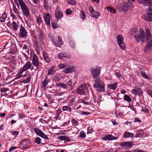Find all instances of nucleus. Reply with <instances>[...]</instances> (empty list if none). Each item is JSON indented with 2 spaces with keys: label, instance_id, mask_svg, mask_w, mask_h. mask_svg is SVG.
<instances>
[{
  "label": "nucleus",
  "instance_id": "obj_62",
  "mask_svg": "<svg viewBox=\"0 0 152 152\" xmlns=\"http://www.w3.org/2000/svg\"><path fill=\"white\" fill-rule=\"evenodd\" d=\"M147 93L152 98V91L151 90H148L147 91Z\"/></svg>",
  "mask_w": 152,
  "mask_h": 152
},
{
  "label": "nucleus",
  "instance_id": "obj_15",
  "mask_svg": "<svg viewBox=\"0 0 152 152\" xmlns=\"http://www.w3.org/2000/svg\"><path fill=\"white\" fill-rule=\"evenodd\" d=\"M32 64L35 66L38 67L39 65L38 58L35 54H34L32 60Z\"/></svg>",
  "mask_w": 152,
  "mask_h": 152
},
{
  "label": "nucleus",
  "instance_id": "obj_40",
  "mask_svg": "<svg viewBox=\"0 0 152 152\" xmlns=\"http://www.w3.org/2000/svg\"><path fill=\"white\" fill-rule=\"evenodd\" d=\"M44 7L46 10H49L50 9V7L48 6L46 1L45 0L44 1Z\"/></svg>",
  "mask_w": 152,
  "mask_h": 152
},
{
  "label": "nucleus",
  "instance_id": "obj_26",
  "mask_svg": "<svg viewBox=\"0 0 152 152\" xmlns=\"http://www.w3.org/2000/svg\"><path fill=\"white\" fill-rule=\"evenodd\" d=\"M74 67H71L66 69L64 70L63 72L65 73H69L72 72L73 71Z\"/></svg>",
  "mask_w": 152,
  "mask_h": 152
},
{
  "label": "nucleus",
  "instance_id": "obj_4",
  "mask_svg": "<svg viewBox=\"0 0 152 152\" xmlns=\"http://www.w3.org/2000/svg\"><path fill=\"white\" fill-rule=\"evenodd\" d=\"M56 88L60 87L61 88L66 89L68 87H71L72 86V81L69 80L66 83L60 82L58 83H56Z\"/></svg>",
  "mask_w": 152,
  "mask_h": 152
},
{
  "label": "nucleus",
  "instance_id": "obj_2",
  "mask_svg": "<svg viewBox=\"0 0 152 152\" xmlns=\"http://www.w3.org/2000/svg\"><path fill=\"white\" fill-rule=\"evenodd\" d=\"M18 1L23 14L25 17H29L30 15V12L28 6L23 0H18Z\"/></svg>",
  "mask_w": 152,
  "mask_h": 152
},
{
  "label": "nucleus",
  "instance_id": "obj_58",
  "mask_svg": "<svg viewBox=\"0 0 152 152\" xmlns=\"http://www.w3.org/2000/svg\"><path fill=\"white\" fill-rule=\"evenodd\" d=\"M89 11L91 14L94 12V9L92 6H90L89 8Z\"/></svg>",
  "mask_w": 152,
  "mask_h": 152
},
{
  "label": "nucleus",
  "instance_id": "obj_30",
  "mask_svg": "<svg viewBox=\"0 0 152 152\" xmlns=\"http://www.w3.org/2000/svg\"><path fill=\"white\" fill-rule=\"evenodd\" d=\"M58 58L59 59H61L63 58H69V56L66 55L65 53H60L58 55Z\"/></svg>",
  "mask_w": 152,
  "mask_h": 152
},
{
  "label": "nucleus",
  "instance_id": "obj_48",
  "mask_svg": "<svg viewBox=\"0 0 152 152\" xmlns=\"http://www.w3.org/2000/svg\"><path fill=\"white\" fill-rule=\"evenodd\" d=\"M53 80L55 81L59 82L61 80V79L58 76H55L53 77Z\"/></svg>",
  "mask_w": 152,
  "mask_h": 152
},
{
  "label": "nucleus",
  "instance_id": "obj_60",
  "mask_svg": "<svg viewBox=\"0 0 152 152\" xmlns=\"http://www.w3.org/2000/svg\"><path fill=\"white\" fill-rule=\"evenodd\" d=\"M115 76L119 79H120V77H121V74L119 72H115Z\"/></svg>",
  "mask_w": 152,
  "mask_h": 152
},
{
  "label": "nucleus",
  "instance_id": "obj_23",
  "mask_svg": "<svg viewBox=\"0 0 152 152\" xmlns=\"http://www.w3.org/2000/svg\"><path fill=\"white\" fill-rule=\"evenodd\" d=\"M127 7L129 10H132L134 7L133 2L130 0L127 1Z\"/></svg>",
  "mask_w": 152,
  "mask_h": 152
},
{
  "label": "nucleus",
  "instance_id": "obj_45",
  "mask_svg": "<svg viewBox=\"0 0 152 152\" xmlns=\"http://www.w3.org/2000/svg\"><path fill=\"white\" fill-rule=\"evenodd\" d=\"M53 42V44L56 46L60 47L59 45L56 42V39L54 38L52 39Z\"/></svg>",
  "mask_w": 152,
  "mask_h": 152
},
{
  "label": "nucleus",
  "instance_id": "obj_37",
  "mask_svg": "<svg viewBox=\"0 0 152 152\" xmlns=\"http://www.w3.org/2000/svg\"><path fill=\"white\" fill-rule=\"evenodd\" d=\"M65 92H60L59 90H56L55 91V95L58 96H61L64 94Z\"/></svg>",
  "mask_w": 152,
  "mask_h": 152
},
{
  "label": "nucleus",
  "instance_id": "obj_57",
  "mask_svg": "<svg viewBox=\"0 0 152 152\" xmlns=\"http://www.w3.org/2000/svg\"><path fill=\"white\" fill-rule=\"evenodd\" d=\"M8 90V88L5 87L2 88L1 89V91L2 92H5Z\"/></svg>",
  "mask_w": 152,
  "mask_h": 152
},
{
  "label": "nucleus",
  "instance_id": "obj_38",
  "mask_svg": "<svg viewBox=\"0 0 152 152\" xmlns=\"http://www.w3.org/2000/svg\"><path fill=\"white\" fill-rule=\"evenodd\" d=\"M62 110L63 111H67L70 112L71 111V108L68 106H64L62 107Z\"/></svg>",
  "mask_w": 152,
  "mask_h": 152
},
{
  "label": "nucleus",
  "instance_id": "obj_42",
  "mask_svg": "<svg viewBox=\"0 0 152 152\" xmlns=\"http://www.w3.org/2000/svg\"><path fill=\"white\" fill-rule=\"evenodd\" d=\"M12 9L13 10L15 13L17 15H19L18 10L16 7L15 6H13Z\"/></svg>",
  "mask_w": 152,
  "mask_h": 152
},
{
  "label": "nucleus",
  "instance_id": "obj_34",
  "mask_svg": "<svg viewBox=\"0 0 152 152\" xmlns=\"http://www.w3.org/2000/svg\"><path fill=\"white\" fill-rule=\"evenodd\" d=\"M107 10L112 13H115L116 12V10L113 8L110 7H106Z\"/></svg>",
  "mask_w": 152,
  "mask_h": 152
},
{
  "label": "nucleus",
  "instance_id": "obj_31",
  "mask_svg": "<svg viewBox=\"0 0 152 152\" xmlns=\"http://www.w3.org/2000/svg\"><path fill=\"white\" fill-rule=\"evenodd\" d=\"M124 99L129 103L132 102V99L131 97L128 95H125L124 96Z\"/></svg>",
  "mask_w": 152,
  "mask_h": 152
},
{
  "label": "nucleus",
  "instance_id": "obj_51",
  "mask_svg": "<svg viewBox=\"0 0 152 152\" xmlns=\"http://www.w3.org/2000/svg\"><path fill=\"white\" fill-rule=\"evenodd\" d=\"M79 102H81L83 103L84 104L88 105L89 104V102H86L85 100H84L82 99H80Z\"/></svg>",
  "mask_w": 152,
  "mask_h": 152
},
{
  "label": "nucleus",
  "instance_id": "obj_46",
  "mask_svg": "<svg viewBox=\"0 0 152 152\" xmlns=\"http://www.w3.org/2000/svg\"><path fill=\"white\" fill-rule=\"evenodd\" d=\"M141 75L144 78L147 79H149V77L146 75V73L145 72H141Z\"/></svg>",
  "mask_w": 152,
  "mask_h": 152
},
{
  "label": "nucleus",
  "instance_id": "obj_36",
  "mask_svg": "<svg viewBox=\"0 0 152 152\" xmlns=\"http://www.w3.org/2000/svg\"><path fill=\"white\" fill-rule=\"evenodd\" d=\"M92 16L96 18H98L99 16V14L96 12H94L93 13L91 14Z\"/></svg>",
  "mask_w": 152,
  "mask_h": 152
},
{
  "label": "nucleus",
  "instance_id": "obj_54",
  "mask_svg": "<svg viewBox=\"0 0 152 152\" xmlns=\"http://www.w3.org/2000/svg\"><path fill=\"white\" fill-rule=\"evenodd\" d=\"M148 0H138L139 2L142 4H145L147 2Z\"/></svg>",
  "mask_w": 152,
  "mask_h": 152
},
{
  "label": "nucleus",
  "instance_id": "obj_63",
  "mask_svg": "<svg viewBox=\"0 0 152 152\" xmlns=\"http://www.w3.org/2000/svg\"><path fill=\"white\" fill-rule=\"evenodd\" d=\"M147 41V44L152 47V40H150L149 42H148Z\"/></svg>",
  "mask_w": 152,
  "mask_h": 152
},
{
  "label": "nucleus",
  "instance_id": "obj_56",
  "mask_svg": "<svg viewBox=\"0 0 152 152\" xmlns=\"http://www.w3.org/2000/svg\"><path fill=\"white\" fill-rule=\"evenodd\" d=\"M142 111L144 113H147L149 112V110L145 107H143L142 110Z\"/></svg>",
  "mask_w": 152,
  "mask_h": 152
},
{
  "label": "nucleus",
  "instance_id": "obj_3",
  "mask_svg": "<svg viewBox=\"0 0 152 152\" xmlns=\"http://www.w3.org/2000/svg\"><path fill=\"white\" fill-rule=\"evenodd\" d=\"M33 69L34 66H32L31 63L30 61H28L20 69L19 74H22L24 72L29 69L32 70Z\"/></svg>",
  "mask_w": 152,
  "mask_h": 152
},
{
  "label": "nucleus",
  "instance_id": "obj_24",
  "mask_svg": "<svg viewBox=\"0 0 152 152\" xmlns=\"http://www.w3.org/2000/svg\"><path fill=\"white\" fill-rule=\"evenodd\" d=\"M117 139V137L113 136L110 134H109L105 136V140H116Z\"/></svg>",
  "mask_w": 152,
  "mask_h": 152
},
{
  "label": "nucleus",
  "instance_id": "obj_64",
  "mask_svg": "<svg viewBox=\"0 0 152 152\" xmlns=\"http://www.w3.org/2000/svg\"><path fill=\"white\" fill-rule=\"evenodd\" d=\"M11 134L13 135H17L19 134V132L17 131H15L12 132Z\"/></svg>",
  "mask_w": 152,
  "mask_h": 152
},
{
  "label": "nucleus",
  "instance_id": "obj_53",
  "mask_svg": "<svg viewBox=\"0 0 152 152\" xmlns=\"http://www.w3.org/2000/svg\"><path fill=\"white\" fill-rule=\"evenodd\" d=\"M66 66V65L62 64H59L58 67L60 69H63Z\"/></svg>",
  "mask_w": 152,
  "mask_h": 152
},
{
  "label": "nucleus",
  "instance_id": "obj_18",
  "mask_svg": "<svg viewBox=\"0 0 152 152\" xmlns=\"http://www.w3.org/2000/svg\"><path fill=\"white\" fill-rule=\"evenodd\" d=\"M63 14L59 10L57 9L55 11V17L56 19L58 20L63 16Z\"/></svg>",
  "mask_w": 152,
  "mask_h": 152
},
{
  "label": "nucleus",
  "instance_id": "obj_28",
  "mask_svg": "<svg viewBox=\"0 0 152 152\" xmlns=\"http://www.w3.org/2000/svg\"><path fill=\"white\" fill-rule=\"evenodd\" d=\"M152 50V47L147 44L145 46L144 50L146 53H148Z\"/></svg>",
  "mask_w": 152,
  "mask_h": 152
},
{
  "label": "nucleus",
  "instance_id": "obj_39",
  "mask_svg": "<svg viewBox=\"0 0 152 152\" xmlns=\"http://www.w3.org/2000/svg\"><path fill=\"white\" fill-rule=\"evenodd\" d=\"M30 80L31 77H28L26 79L23 80L22 82L24 83H27L30 82Z\"/></svg>",
  "mask_w": 152,
  "mask_h": 152
},
{
  "label": "nucleus",
  "instance_id": "obj_8",
  "mask_svg": "<svg viewBox=\"0 0 152 152\" xmlns=\"http://www.w3.org/2000/svg\"><path fill=\"white\" fill-rule=\"evenodd\" d=\"M94 87L95 88H100V90L99 91H104V83L103 81L98 80L95 81V83L94 85Z\"/></svg>",
  "mask_w": 152,
  "mask_h": 152
},
{
  "label": "nucleus",
  "instance_id": "obj_41",
  "mask_svg": "<svg viewBox=\"0 0 152 152\" xmlns=\"http://www.w3.org/2000/svg\"><path fill=\"white\" fill-rule=\"evenodd\" d=\"M41 139L39 137H37L36 138L34 142L37 144H40L41 143Z\"/></svg>",
  "mask_w": 152,
  "mask_h": 152
},
{
  "label": "nucleus",
  "instance_id": "obj_14",
  "mask_svg": "<svg viewBox=\"0 0 152 152\" xmlns=\"http://www.w3.org/2000/svg\"><path fill=\"white\" fill-rule=\"evenodd\" d=\"M145 19L148 21H152V11L150 10L149 9V11L147 12L146 15L144 17Z\"/></svg>",
  "mask_w": 152,
  "mask_h": 152
},
{
  "label": "nucleus",
  "instance_id": "obj_43",
  "mask_svg": "<svg viewBox=\"0 0 152 152\" xmlns=\"http://www.w3.org/2000/svg\"><path fill=\"white\" fill-rule=\"evenodd\" d=\"M80 16L81 18L82 19L84 20L86 16L85 13L84 11H82L81 12Z\"/></svg>",
  "mask_w": 152,
  "mask_h": 152
},
{
  "label": "nucleus",
  "instance_id": "obj_9",
  "mask_svg": "<svg viewBox=\"0 0 152 152\" xmlns=\"http://www.w3.org/2000/svg\"><path fill=\"white\" fill-rule=\"evenodd\" d=\"M30 141L26 140L23 141L20 144V147L21 149H27L29 148L31 146Z\"/></svg>",
  "mask_w": 152,
  "mask_h": 152
},
{
  "label": "nucleus",
  "instance_id": "obj_44",
  "mask_svg": "<svg viewBox=\"0 0 152 152\" xmlns=\"http://www.w3.org/2000/svg\"><path fill=\"white\" fill-rule=\"evenodd\" d=\"M80 137L82 138H84L86 137V134L83 131H81L80 133Z\"/></svg>",
  "mask_w": 152,
  "mask_h": 152
},
{
  "label": "nucleus",
  "instance_id": "obj_47",
  "mask_svg": "<svg viewBox=\"0 0 152 152\" xmlns=\"http://www.w3.org/2000/svg\"><path fill=\"white\" fill-rule=\"evenodd\" d=\"M69 44L70 45L72 48H75V45L74 41L73 40H70L69 41Z\"/></svg>",
  "mask_w": 152,
  "mask_h": 152
},
{
  "label": "nucleus",
  "instance_id": "obj_33",
  "mask_svg": "<svg viewBox=\"0 0 152 152\" xmlns=\"http://www.w3.org/2000/svg\"><path fill=\"white\" fill-rule=\"evenodd\" d=\"M38 37L39 38V42L41 43L43 42V34L42 32L40 31L38 34Z\"/></svg>",
  "mask_w": 152,
  "mask_h": 152
},
{
  "label": "nucleus",
  "instance_id": "obj_49",
  "mask_svg": "<svg viewBox=\"0 0 152 152\" xmlns=\"http://www.w3.org/2000/svg\"><path fill=\"white\" fill-rule=\"evenodd\" d=\"M58 44H59L61 45H63V43L62 42V40L61 39V37L60 36H58Z\"/></svg>",
  "mask_w": 152,
  "mask_h": 152
},
{
  "label": "nucleus",
  "instance_id": "obj_6",
  "mask_svg": "<svg viewBox=\"0 0 152 152\" xmlns=\"http://www.w3.org/2000/svg\"><path fill=\"white\" fill-rule=\"evenodd\" d=\"M87 87L85 84L81 85L77 89V93L81 95H84L86 94Z\"/></svg>",
  "mask_w": 152,
  "mask_h": 152
},
{
  "label": "nucleus",
  "instance_id": "obj_21",
  "mask_svg": "<svg viewBox=\"0 0 152 152\" xmlns=\"http://www.w3.org/2000/svg\"><path fill=\"white\" fill-rule=\"evenodd\" d=\"M58 139L61 140H64L65 142H69L70 140L69 138V137L65 136H60L58 138Z\"/></svg>",
  "mask_w": 152,
  "mask_h": 152
},
{
  "label": "nucleus",
  "instance_id": "obj_27",
  "mask_svg": "<svg viewBox=\"0 0 152 152\" xmlns=\"http://www.w3.org/2000/svg\"><path fill=\"white\" fill-rule=\"evenodd\" d=\"M134 136L133 134L127 132H125L124 134V137L126 138H129L132 137Z\"/></svg>",
  "mask_w": 152,
  "mask_h": 152
},
{
  "label": "nucleus",
  "instance_id": "obj_29",
  "mask_svg": "<svg viewBox=\"0 0 152 152\" xmlns=\"http://www.w3.org/2000/svg\"><path fill=\"white\" fill-rule=\"evenodd\" d=\"M43 57L44 60L47 62L49 63L50 61V60L48 57L47 54L45 52H44L43 53Z\"/></svg>",
  "mask_w": 152,
  "mask_h": 152
},
{
  "label": "nucleus",
  "instance_id": "obj_61",
  "mask_svg": "<svg viewBox=\"0 0 152 152\" xmlns=\"http://www.w3.org/2000/svg\"><path fill=\"white\" fill-rule=\"evenodd\" d=\"M69 4L72 5H75L76 4L75 1L73 0H69Z\"/></svg>",
  "mask_w": 152,
  "mask_h": 152
},
{
  "label": "nucleus",
  "instance_id": "obj_20",
  "mask_svg": "<svg viewBox=\"0 0 152 152\" xmlns=\"http://www.w3.org/2000/svg\"><path fill=\"white\" fill-rule=\"evenodd\" d=\"M47 71L48 75H52L56 72L54 67L52 66L48 68Z\"/></svg>",
  "mask_w": 152,
  "mask_h": 152
},
{
  "label": "nucleus",
  "instance_id": "obj_17",
  "mask_svg": "<svg viewBox=\"0 0 152 152\" xmlns=\"http://www.w3.org/2000/svg\"><path fill=\"white\" fill-rule=\"evenodd\" d=\"M44 18L45 21L46 23L48 25L50 24V14L49 13H47L45 14V13L44 14Z\"/></svg>",
  "mask_w": 152,
  "mask_h": 152
},
{
  "label": "nucleus",
  "instance_id": "obj_10",
  "mask_svg": "<svg viewBox=\"0 0 152 152\" xmlns=\"http://www.w3.org/2000/svg\"><path fill=\"white\" fill-rule=\"evenodd\" d=\"M34 130L35 133L38 136L45 139L48 140V139L47 136L44 134L39 129L37 128H34Z\"/></svg>",
  "mask_w": 152,
  "mask_h": 152
},
{
  "label": "nucleus",
  "instance_id": "obj_1",
  "mask_svg": "<svg viewBox=\"0 0 152 152\" xmlns=\"http://www.w3.org/2000/svg\"><path fill=\"white\" fill-rule=\"evenodd\" d=\"M137 42H138L140 41L144 42L146 38V40L151 39L152 38V35L148 29H145V34L144 30L142 28H140L138 33H136L134 36Z\"/></svg>",
  "mask_w": 152,
  "mask_h": 152
},
{
  "label": "nucleus",
  "instance_id": "obj_55",
  "mask_svg": "<svg viewBox=\"0 0 152 152\" xmlns=\"http://www.w3.org/2000/svg\"><path fill=\"white\" fill-rule=\"evenodd\" d=\"M72 123L74 126H77L78 124V122L74 119H73L72 121Z\"/></svg>",
  "mask_w": 152,
  "mask_h": 152
},
{
  "label": "nucleus",
  "instance_id": "obj_7",
  "mask_svg": "<svg viewBox=\"0 0 152 152\" xmlns=\"http://www.w3.org/2000/svg\"><path fill=\"white\" fill-rule=\"evenodd\" d=\"M118 44L121 49L125 50L126 48V46L124 42V38L121 35H119L117 37Z\"/></svg>",
  "mask_w": 152,
  "mask_h": 152
},
{
  "label": "nucleus",
  "instance_id": "obj_59",
  "mask_svg": "<svg viewBox=\"0 0 152 152\" xmlns=\"http://www.w3.org/2000/svg\"><path fill=\"white\" fill-rule=\"evenodd\" d=\"M72 13V10L70 9H68L66 10V13L67 15H70Z\"/></svg>",
  "mask_w": 152,
  "mask_h": 152
},
{
  "label": "nucleus",
  "instance_id": "obj_5",
  "mask_svg": "<svg viewBox=\"0 0 152 152\" xmlns=\"http://www.w3.org/2000/svg\"><path fill=\"white\" fill-rule=\"evenodd\" d=\"M101 69L100 67L96 66L90 70L93 77L96 78L98 77L100 74Z\"/></svg>",
  "mask_w": 152,
  "mask_h": 152
},
{
  "label": "nucleus",
  "instance_id": "obj_19",
  "mask_svg": "<svg viewBox=\"0 0 152 152\" xmlns=\"http://www.w3.org/2000/svg\"><path fill=\"white\" fill-rule=\"evenodd\" d=\"M117 83H116L113 84L107 85V91H108L109 89H111L114 90L116 89L117 87Z\"/></svg>",
  "mask_w": 152,
  "mask_h": 152
},
{
  "label": "nucleus",
  "instance_id": "obj_50",
  "mask_svg": "<svg viewBox=\"0 0 152 152\" xmlns=\"http://www.w3.org/2000/svg\"><path fill=\"white\" fill-rule=\"evenodd\" d=\"M17 51V49L16 48H13L10 50V51L9 52L10 54H13L15 53Z\"/></svg>",
  "mask_w": 152,
  "mask_h": 152
},
{
  "label": "nucleus",
  "instance_id": "obj_11",
  "mask_svg": "<svg viewBox=\"0 0 152 152\" xmlns=\"http://www.w3.org/2000/svg\"><path fill=\"white\" fill-rule=\"evenodd\" d=\"M118 8L119 11L121 12H126L128 9L127 6L126 5V4L123 1H122L118 4Z\"/></svg>",
  "mask_w": 152,
  "mask_h": 152
},
{
  "label": "nucleus",
  "instance_id": "obj_16",
  "mask_svg": "<svg viewBox=\"0 0 152 152\" xmlns=\"http://www.w3.org/2000/svg\"><path fill=\"white\" fill-rule=\"evenodd\" d=\"M27 32L25 29L23 27L21 26L20 31V35L22 37H23L26 36L27 34Z\"/></svg>",
  "mask_w": 152,
  "mask_h": 152
},
{
  "label": "nucleus",
  "instance_id": "obj_25",
  "mask_svg": "<svg viewBox=\"0 0 152 152\" xmlns=\"http://www.w3.org/2000/svg\"><path fill=\"white\" fill-rule=\"evenodd\" d=\"M139 31L137 28H133L131 29L130 31L129 32V34L131 35H134V36L136 34L138 33Z\"/></svg>",
  "mask_w": 152,
  "mask_h": 152
},
{
  "label": "nucleus",
  "instance_id": "obj_52",
  "mask_svg": "<svg viewBox=\"0 0 152 152\" xmlns=\"http://www.w3.org/2000/svg\"><path fill=\"white\" fill-rule=\"evenodd\" d=\"M37 21L38 25H39L42 23L41 18L40 17H39L37 18Z\"/></svg>",
  "mask_w": 152,
  "mask_h": 152
},
{
  "label": "nucleus",
  "instance_id": "obj_35",
  "mask_svg": "<svg viewBox=\"0 0 152 152\" xmlns=\"http://www.w3.org/2000/svg\"><path fill=\"white\" fill-rule=\"evenodd\" d=\"M12 26L14 31H16L18 29V25L15 22H13L12 24Z\"/></svg>",
  "mask_w": 152,
  "mask_h": 152
},
{
  "label": "nucleus",
  "instance_id": "obj_32",
  "mask_svg": "<svg viewBox=\"0 0 152 152\" xmlns=\"http://www.w3.org/2000/svg\"><path fill=\"white\" fill-rule=\"evenodd\" d=\"M7 17V14L6 12L4 13L0 17V21L1 22H4Z\"/></svg>",
  "mask_w": 152,
  "mask_h": 152
},
{
  "label": "nucleus",
  "instance_id": "obj_22",
  "mask_svg": "<svg viewBox=\"0 0 152 152\" xmlns=\"http://www.w3.org/2000/svg\"><path fill=\"white\" fill-rule=\"evenodd\" d=\"M50 80L48 77H46L42 83V86L45 88L48 84V83L50 82Z\"/></svg>",
  "mask_w": 152,
  "mask_h": 152
},
{
  "label": "nucleus",
  "instance_id": "obj_12",
  "mask_svg": "<svg viewBox=\"0 0 152 152\" xmlns=\"http://www.w3.org/2000/svg\"><path fill=\"white\" fill-rule=\"evenodd\" d=\"M131 93L135 95L141 96L142 93V90L139 87H135L131 90Z\"/></svg>",
  "mask_w": 152,
  "mask_h": 152
},
{
  "label": "nucleus",
  "instance_id": "obj_13",
  "mask_svg": "<svg viewBox=\"0 0 152 152\" xmlns=\"http://www.w3.org/2000/svg\"><path fill=\"white\" fill-rule=\"evenodd\" d=\"M133 145L132 142H123L120 144V145L126 149H128L131 148Z\"/></svg>",
  "mask_w": 152,
  "mask_h": 152
}]
</instances>
